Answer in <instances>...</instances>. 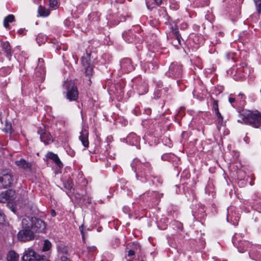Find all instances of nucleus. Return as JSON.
Masks as SVG:
<instances>
[{
  "mask_svg": "<svg viewBox=\"0 0 261 261\" xmlns=\"http://www.w3.org/2000/svg\"><path fill=\"white\" fill-rule=\"evenodd\" d=\"M15 20V17L12 14H10L6 16L4 19V26L5 28H7L9 27V23L12 22Z\"/></svg>",
  "mask_w": 261,
  "mask_h": 261,
  "instance_id": "obj_23",
  "label": "nucleus"
},
{
  "mask_svg": "<svg viewBox=\"0 0 261 261\" xmlns=\"http://www.w3.org/2000/svg\"><path fill=\"white\" fill-rule=\"evenodd\" d=\"M144 166H145L146 167H149L150 164H149V163H147L145 165H144Z\"/></svg>",
  "mask_w": 261,
  "mask_h": 261,
  "instance_id": "obj_48",
  "label": "nucleus"
},
{
  "mask_svg": "<svg viewBox=\"0 0 261 261\" xmlns=\"http://www.w3.org/2000/svg\"><path fill=\"white\" fill-rule=\"evenodd\" d=\"M239 113V116L241 118V119H238V122L240 123H243V121L245 120V114L244 113V111L242 110L241 112L240 111H238Z\"/></svg>",
  "mask_w": 261,
  "mask_h": 261,
  "instance_id": "obj_33",
  "label": "nucleus"
},
{
  "mask_svg": "<svg viewBox=\"0 0 261 261\" xmlns=\"http://www.w3.org/2000/svg\"><path fill=\"white\" fill-rule=\"evenodd\" d=\"M79 139L84 147L89 146L88 132L86 129H83L81 132Z\"/></svg>",
  "mask_w": 261,
  "mask_h": 261,
  "instance_id": "obj_16",
  "label": "nucleus"
},
{
  "mask_svg": "<svg viewBox=\"0 0 261 261\" xmlns=\"http://www.w3.org/2000/svg\"><path fill=\"white\" fill-rule=\"evenodd\" d=\"M128 257H129V258L127 261H144L142 257L140 258L139 257L138 258H136L135 251L133 250H129L128 251Z\"/></svg>",
  "mask_w": 261,
  "mask_h": 261,
  "instance_id": "obj_21",
  "label": "nucleus"
},
{
  "mask_svg": "<svg viewBox=\"0 0 261 261\" xmlns=\"http://www.w3.org/2000/svg\"><path fill=\"white\" fill-rule=\"evenodd\" d=\"M255 6L256 7V10L259 14H261V0H253Z\"/></svg>",
  "mask_w": 261,
  "mask_h": 261,
  "instance_id": "obj_31",
  "label": "nucleus"
},
{
  "mask_svg": "<svg viewBox=\"0 0 261 261\" xmlns=\"http://www.w3.org/2000/svg\"><path fill=\"white\" fill-rule=\"evenodd\" d=\"M16 165L24 170L30 171L32 170L33 165L31 163L27 162L24 159H21L15 161Z\"/></svg>",
  "mask_w": 261,
  "mask_h": 261,
  "instance_id": "obj_15",
  "label": "nucleus"
},
{
  "mask_svg": "<svg viewBox=\"0 0 261 261\" xmlns=\"http://www.w3.org/2000/svg\"><path fill=\"white\" fill-rule=\"evenodd\" d=\"M123 211L125 214H127L129 212V208L127 206H125L123 207Z\"/></svg>",
  "mask_w": 261,
  "mask_h": 261,
  "instance_id": "obj_41",
  "label": "nucleus"
},
{
  "mask_svg": "<svg viewBox=\"0 0 261 261\" xmlns=\"http://www.w3.org/2000/svg\"><path fill=\"white\" fill-rule=\"evenodd\" d=\"M64 87L67 90L66 97L70 101L75 100L77 99L79 92L74 83L71 81L66 82Z\"/></svg>",
  "mask_w": 261,
  "mask_h": 261,
  "instance_id": "obj_4",
  "label": "nucleus"
},
{
  "mask_svg": "<svg viewBox=\"0 0 261 261\" xmlns=\"http://www.w3.org/2000/svg\"><path fill=\"white\" fill-rule=\"evenodd\" d=\"M248 178H249L250 179V181L249 182V184L251 186H252L253 185L254 183H253V181H252V178L251 177H248L247 179H246V180H248Z\"/></svg>",
  "mask_w": 261,
  "mask_h": 261,
  "instance_id": "obj_43",
  "label": "nucleus"
},
{
  "mask_svg": "<svg viewBox=\"0 0 261 261\" xmlns=\"http://www.w3.org/2000/svg\"><path fill=\"white\" fill-rule=\"evenodd\" d=\"M146 111L147 114H150L151 113V111L150 109H148V110H146Z\"/></svg>",
  "mask_w": 261,
  "mask_h": 261,
  "instance_id": "obj_47",
  "label": "nucleus"
},
{
  "mask_svg": "<svg viewBox=\"0 0 261 261\" xmlns=\"http://www.w3.org/2000/svg\"><path fill=\"white\" fill-rule=\"evenodd\" d=\"M232 209L233 207H230L228 209L227 220L228 222L230 221V223H232L233 225H236L238 223L240 218L239 216H234L233 217V214L231 212L232 211Z\"/></svg>",
  "mask_w": 261,
  "mask_h": 261,
  "instance_id": "obj_19",
  "label": "nucleus"
},
{
  "mask_svg": "<svg viewBox=\"0 0 261 261\" xmlns=\"http://www.w3.org/2000/svg\"><path fill=\"white\" fill-rule=\"evenodd\" d=\"M51 246V243L48 240H45L42 248L43 251H47L49 250Z\"/></svg>",
  "mask_w": 261,
  "mask_h": 261,
  "instance_id": "obj_30",
  "label": "nucleus"
},
{
  "mask_svg": "<svg viewBox=\"0 0 261 261\" xmlns=\"http://www.w3.org/2000/svg\"><path fill=\"white\" fill-rule=\"evenodd\" d=\"M127 141H129L133 145L137 143L138 140L137 136L134 133L130 134L126 138Z\"/></svg>",
  "mask_w": 261,
  "mask_h": 261,
  "instance_id": "obj_26",
  "label": "nucleus"
},
{
  "mask_svg": "<svg viewBox=\"0 0 261 261\" xmlns=\"http://www.w3.org/2000/svg\"><path fill=\"white\" fill-rule=\"evenodd\" d=\"M22 229L17 233V239L19 241L26 242L36 238L34 231L30 228L31 224L29 219H22Z\"/></svg>",
  "mask_w": 261,
  "mask_h": 261,
  "instance_id": "obj_1",
  "label": "nucleus"
},
{
  "mask_svg": "<svg viewBox=\"0 0 261 261\" xmlns=\"http://www.w3.org/2000/svg\"><path fill=\"white\" fill-rule=\"evenodd\" d=\"M235 100H236V99L234 98H233L231 97H229V101L230 103L232 104V106H233L232 103L235 101Z\"/></svg>",
  "mask_w": 261,
  "mask_h": 261,
  "instance_id": "obj_42",
  "label": "nucleus"
},
{
  "mask_svg": "<svg viewBox=\"0 0 261 261\" xmlns=\"http://www.w3.org/2000/svg\"><path fill=\"white\" fill-rule=\"evenodd\" d=\"M11 72L10 68L9 67H3L0 69V75L5 76L9 74Z\"/></svg>",
  "mask_w": 261,
  "mask_h": 261,
  "instance_id": "obj_29",
  "label": "nucleus"
},
{
  "mask_svg": "<svg viewBox=\"0 0 261 261\" xmlns=\"http://www.w3.org/2000/svg\"><path fill=\"white\" fill-rule=\"evenodd\" d=\"M213 109H214V111L215 113H216V112H219V109H218V104L217 101L214 100L213 101Z\"/></svg>",
  "mask_w": 261,
  "mask_h": 261,
  "instance_id": "obj_34",
  "label": "nucleus"
},
{
  "mask_svg": "<svg viewBox=\"0 0 261 261\" xmlns=\"http://www.w3.org/2000/svg\"><path fill=\"white\" fill-rule=\"evenodd\" d=\"M70 188H71V187L70 186H68V188L70 189Z\"/></svg>",
  "mask_w": 261,
  "mask_h": 261,
  "instance_id": "obj_51",
  "label": "nucleus"
},
{
  "mask_svg": "<svg viewBox=\"0 0 261 261\" xmlns=\"http://www.w3.org/2000/svg\"><path fill=\"white\" fill-rule=\"evenodd\" d=\"M38 12L40 16L46 17L49 15V11L45 8L40 6L38 9Z\"/></svg>",
  "mask_w": 261,
  "mask_h": 261,
  "instance_id": "obj_24",
  "label": "nucleus"
},
{
  "mask_svg": "<svg viewBox=\"0 0 261 261\" xmlns=\"http://www.w3.org/2000/svg\"><path fill=\"white\" fill-rule=\"evenodd\" d=\"M2 48L6 53L8 57L11 56V51L10 44L8 42H5L2 44Z\"/></svg>",
  "mask_w": 261,
  "mask_h": 261,
  "instance_id": "obj_25",
  "label": "nucleus"
},
{
  "mask_svg": "<svg viewBox=\"0 0 261 261\" xmlns=\"http://www.w3.org/2000/svg\"><path fill=\"white\" fill-rule=\"evenodd\" d=\"M23 219H29L31 224L30 228L34 232H43L46 229V224L42 220L32 217H25Z\"/></svg>",
  "mask_w": 261,
  "mask_h": 261,
  "instance_id": "obj_3",
  "label": "nucleus"
},
{
  "mask_svg": "<svg viewBox=\"0 0 261 261\" xmlns=\"http://www.w3.org/2000/svg\"><path fill=\"white\" fill-rule=\"evenodd\" d=\"M58 4L57 0H50L49 2L50 7L53 9H56L58 8Z\"/></svg>",
  "mask_w": 261,
  "mask_h": 261,
  "instance_id": "obj_32",
  "label": "nucleus"
},
{
  "mask_svg": "<svg viewBox=\"0 0 261 261\" xmlns=\"http://www.w3.org/2000/svg\"><path fill=\"white\" fill-rule=\"evenodd\" d=\"M19 255L14 251H10L7 255L8 261H17Z\"/></svg>",
  "mask_w": 261,
  "mask_h": 261,
  "instance_id": "obj_22",
  "label": "nucleus"
},
{
  "mask_svg": "<svg viewBox=\"0 0 261 261\" xmlns=\"http://www.w3.org/2000/svg\"><path fill=\"white\" fill-rule=\"evenodd\" d=\"M50 215L52 217H55L56 215V213L55 210H51L50 211Z\"/></svg>",
  "mask_w": 261,
  "mask_h": 261,
  "instance_id": "obj_45",
  "label": "nucleus"
},
{
  "mask_svg": "<svg viewBox=\"0 0 261 261\" xmlns=\"http://www.w3.org/2000/svg\"><path fill=\"white\" fill-rule=\"evenodd\" d=\"M62 261H70L69 258L66 256H63L61 258Z\"/></svg>",
  "mask_w": 261,
  "mask_h": 261,
  "instance_id": "obj_46",
  "label": "nucleus"
},
{
  "mask_svg": "<svg viewBox=\"0 0 261 261\" xmlns=\"http://www.w3.org/2000/svg\"><path fill=\"white\" fill-rule=\"evenodd\" d=\"M22 259L24 261H49L46 259L44 256L37 254L30 248L25 250Z\"/></svg>",
  "mask_w": 261,
  "mask_h": 261,
  "instance_id": "obj_5",
  "label": "nucleus"
},
{
  "mask_svg": "<svg viewBox=\"0 0 261 261\" xmlns=\"http://www.w3.org/2000/svg\"><path fill=\"white\" fill-rule=\"evenodd\" d=\"M172 33L173 35L172 43L176 48H178L179 45L181 44V37L178 31L177 30H173Z\"/></svg>",
  "mask_w": 261,
  "mask_h": 261,
  "instance_id": "obj_17",
  "label": "nucleus"
},
{
  "mask_svg": "<svg viewBox=\"0 0 261 261\" xmlns=\"http://www.w3.org/2000/svg\"><path fill=\"white\" fill-rule=\"evenodd\" d=\"M122 36L124 40L127 43L133 42L135 39V35L133 31H127L123 33Z\"/></svg>",
  "mask_w": 261,
  "mask_h": 261,
  "instance_id": "obj_20",
  "label": "nucleus"
},
{
  "mask_svg": "<svg viewBox=\"0 0 261 261\" xmlns=\"http://www.w3.org/2000/svg\"><path fill=\"white\" fill-rule=\"evenodd\" d=\"M146 4L147 8L149 10H152V9L153 8V6H152V5L150 4L149 2L146 1Z\"/></svg>",
  "mask_w": 261,
  "mask_h": 261,
  "instance_id": "obj_39",
  "label": "nucleus"
},
{
  "mask_svg": "<svg viewBox=\"0 0 261 261\" xmlns=\"http://www.w3.org/2000/svg\"><path fill=\"white\" fill-rule=\"evenodd\" d=\"M46 156L48 159L52 160L59 168L63 167V164L57 154L50 152L47 154Z\"/></svg>",
  "mask_w": 261,
  "mask_h": 261,
  "instance_id": "obj_18",
  "label": "nucleus"
},
{
  "mask_svg": "<svg viewBox=\"0 0 261 261\" xmlns=\"http://www.w3.org/2000/svg\"><path fill=\"white\" fill-rule=\"evenodd\" d=\"M168 76L173 78H179L182 74L181 65L177 63H172L169 66V70L166 73Z\"/></svg>",
  "mask_w": 261,
  "mask_h": 261,
  "instance_id": "obj_6",
  "label": "nucleus"
},
{
  "mask_svg": "<svg viewBox=\"0 0 261 261\" xmlns=\"http://www.w3.org/2000/svg\"><path fill=\"white\" fill-rule=\"evenodd\" d=\"M11 124L10 123H8L7 121H6V127L4 128V130L8 133L11 130Z\"/></svg>",
  "mask_w": 261,
  "mask_h": 261,
  "instance_id": "obj_36",
  "label": "nucleus"
},
{
  "mask_svg": "<svg viewBox=\"0 0 261 261\" xmlns=\"http://www.w3.org/2000/svg\"><path fill=\"white\" fill-rule=\"evenodd\" d=\"M82 63L86 76L90 79L93 74V66L90 63L89 54H87L86 56L82 58Z\"/></svg>",
  "mask_w": 261,
  "mask_h": 261,
  "instance_id": "obj_7",
  "label": "nucleus"
},
{
  "mask_svg": "<svg viewBox=\"0 0 261 261\" xmlns=\"http://www.w3.org/2000/svg\"><path fill=\"white\" fill-rule=\"evenodd\" d=\"M247 140H248V138L246 137V140H245L246 143H247Z\"/></svg>",
  "mask_w": 261,
  "mask_h": 261,
  "instance_id": "obj_49",
  "label": "nucleus"
},
{
  "mask_svg": "<svg viewBox=\"0 0 261 261\" xmlns=\"http://www.w3.org/2000/svg\"><path fill=\"white\" fill-rule=\"evenodd\" d=\"M254 205L256 206V207L261 206V198L258 197L256 200H255Z\"/></svg>",
  "mask_w": 261,
  "mask_h": 261,
  "instance_id": "obj_35",
  "label": "nucleus"
},
{
  "mask_svg": "<svg viewBox=\"0 0 261 261\" xmlns=\"http://www.w3.org/2000/svg\"><path fill=\"white\" fill-rule=\"evenodd\" d=\"M226 57L228 60L230 59H232L233 58V54L231 53H227L226 54Z\"/></svg>",
  "mask_w": 261,
  "mask_h": 261,
  "instance_id": "obj_40",
  "label": "nucleus"
},
{
  "mask_svg": "<svg viewBox=\"0 0 261 261\" xmlns=\"http://www.w3.org/2000/svg\"><path fill=\"white\" fill-rule=\"evenodd\" d=\"M68 20L67 19V20H65V23L66 24H67V22H68Z\"/></svg>",
  "mask_w": 261,
  "mask_h": 261,
  "instance_id": "obj_50",
  "label": "nucleus"
},
{
  "mask_svg": "<svg viewBox=\"0 0 261 261\" xmlns=\"http://www.w3.org/2000/svg\"><path fill=\"white\" fill-rule=\"evenodd\" d=\"M35 72L37 76L40 77L41 80L44 79L45 74V69L44 65V61L41 58L38 59V63L35 69Z\"/></svg>",
  "mask_w": 261,
  "mask_h": 261,
  "instance_id": "obj_12",
  "label": "nucleus"
},
{
  "mask_svg": "<svg viewBox=\"0 0 261 261\" xmlns=\"http://www.w3.org/2000/svg\"><path fill=\"white\" fill-rule=\"evenodd\" d=\"M217 117L218 126L217 127L219 129V126H222L223 124V117L222 116L220 112L215 113Z\"/></svg>",
  "mask_w": 261,
  "mask_h": 261,
  "instance_id": "obj_27",
  "label": "nucleus"
},
{
  "mask_svg": "<svg viewBox=\"0 0 261 261\" xmlns=\"http://www.w3.org/2000/svg\"><path fill=\"white\" fill-rule=\"evenodd\" d=\"M232 243L234 246L238 249L239 252L244 253V245L245 241L243 239V237L241 234H236L233 239Z\"/></svg>",
  "mask_w": 261,
  "mask_h": 261,
  "instance_id": "obj_10",
  "label": "nucleus"
},
{
  "mask_svg": "<svg viewBox=\"0 0 261 261\" xmlns=\"http://www.w3.org/2000/svg\"><path fill=\"white\" fill-rule=\"evenodd\" d=\"M138 91L139 94H144L147 92L148 88L145 84L138 86Z\"/></svg>",
  "mask_w": 261,
  "mask_h": 261,
  "instance_id": "obj_28",
  "label": "nucleus"
},
{
  "mask_svg": "<svg viewBox=\"0 0 261 261\" xmlns=\"http://www.w3.org/2000/svg\"><path fill=\"white\" fill-rule=\"evenodd\" d=\"M154 1L155 3L158 6L161 5L162 3V0H154Z\"/></svg>",
  "mask_w": 261,
  "mask_h": 261,
  "instance_id": "obj_44",
  "label": "nucleus"
},
{
  "mask_svg": "<svg viewBox=\"0 0 261 261\" xmlns=\"http://www.w3.org/2000/svg\"><path fill=\"white\" fill-rule=\"evenodd\" d=\"M27 30L24 29H20L18 30L17 33L21 35H24L26 34Z\"/></svg>",
  "mask_w": 261,
  "mask_h": 261,
  "instance_id": "obj_37",
  "label": "nucleus"
},
{
  "mask_svg": "<svg viewBox=\"0 0 261 261\" xmlns=\"http://www.w3.org/2000/svg\"><path fill=\"white\" fill-rule=\"evenodd\" d=\"M258 128L261 126V114L258 111L246 110V124Z\"/></svg>",
  "mask_w": 261,
  "mask_h": 261,
  "instance_id": "obj_2",
  "label": "nucleus"
},
{
  "mask_svg": "<svg viewBox=\"0 0 261 261\" xmlns=\"http://www.w3.org/2000/svg\"><path fill=\"white\" fill-rule=\"evenodd\" d=\"M38 133L40 135L41 141L45 144H48L53 142L50 134L43 128L40 127L38 130Z\"/></svg>",
  "mask_w": 261,
  "mask_h": 261,
  "instance_id": "obj_11",
  "label": "nucleus"
},
{
  "mask_svg": "<svg viewBox=\"0 0 261 261\" xmlns=\"http://www.w3.org/2000/svg\"><path fill=\"white\" fill-rule=\"evenodd\" d=\"M134 69V66L130 59L124 58L120 61V72L128 73Z\"/></svg>",
  "mask_w": 261,
  "mask_h": 261,
  "instance_id": "obj_8",
  "label": "nucleus"
},
{
  "mask_svg": "<svg viewBox=\"0 0 261 261\" xmlns=\"http://www.w3.org/2000/svg\"><path fill=\"white\" fill-rule=\"evenodd\" d=\"M79 229L81 231L82 238L83 240H85V237H84V229H83V225H81L79 227Z\"/></svg>",
  "mask_w": 261,
  "mask_h": 261,
  "instance_id": "obj_38",
  "label": "nucleus"
},
{
  "mask_svg": "<svg viewBox=\"0 0 261 261\" xmlns=\"http://www.w3.org/2000/svg\"><path fill=\"white\" fill-rule=\"evenodd\" d=\"M240 95H241V96H243V94H240Z\"/></svg>",
  "mask_w": 261,
  "mask_h": 261,
  "instance_id": "obj_53",
  "label": "nucleus"
},
{
  "mask_svg": "<svg viewBox=\"0 0 261 261\" xmlns=\"http://www.w3.org/2000/svg\"><path fill=\"white\" fill-rule=\"evenodd\" d=\"M13 181L12 176L9 173L0 176V188H7L10 187Z\"/></svg>",
  "mask_w": 261,
  "mask_h": 261,
  "instance_id": "obj_9",
  "label": "nucleus"
},
{
  "mask_svg": "<svg viewBox=\"0 0 261 261\" xmlns=\"http://www.w3.org/2000/svg\"><path fill=\"white\" fill-rule=\"evenodd\" d=\"M15 192L9 190L0 193V202L5 203L9 202L15 198Z\"/></svg>",
  "mask_w": 261,
  "mask_h": 261,
  "instance_id": "obj_13",
  "label": "nucleus"
},
{
  "mask_svg": "<svg viewBox=\"0 0 261 261\" xmlns=\"http://www.w3.org/2000/svg\"><path fill=\"white\" fill-rule=\"evenodd\" d=\"M249 256L252 259L261 261V247L254 246L249 252Z\"/></svg>",
  "mask_w": 261,
  "mask_h": 261,
  "instance_id": "obj_14",
  "label": "nucleus"
},
{
  "mask_svg": "<svg viewBox=\"0 0 261 261\" xmlns=\"http://www.w3.org/2000/svg\"><path fill=\"white\" fill-rule=\"evenodd\" d=\"M235 79H236V80H239V79H238V77H236Z\"/></svg>",
  "mask_w": 261,
  "mask_h": 261,
  "instance_id": "obj_52",
  "label": "nucleus"
}]
</instances>
